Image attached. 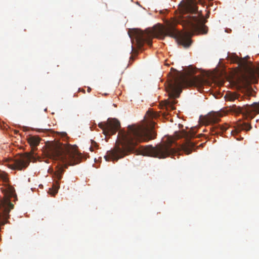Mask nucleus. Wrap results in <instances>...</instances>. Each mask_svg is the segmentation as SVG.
<instances>
[{"mask_svg": "<svg viewBox=\"0 0 259 259\" xmlns=\"http://www.w3.org/2000/svg\"><path fill=\"white\" fill-rule=\"evenodd\" d=\"M195 147V143L187 138L185 143L182 146V149L186 154L188 155L192 152L193 150H194Z\"/></svg>", "mask_w": 259, "mask_h": 259, "instance_id": "9d476101", "label": "nucleus"}, {"mask_svg": "<svg viewBox=\"0 0 259 259\" xmlns=\"http://www.w3.org/2000/svg\"><path fill=\"white\" fill-rule=\"evenodd\" d=\"M221 116L219 113L210 112L204 116L201 117L200 119L202 123L207 125L219 122Z\"/></svg>", "mask_w": 259, "mask_h": 259, "instance_id": "1a4fd4ad", "label": "nucleus"}, {"mask_svg": "<svg viewBox=\"0 0 259 259\" xmlns=\"http://www.w3.org/2000/svg\"><path fill=\"white\" fill-rule=\"evenodd\" d=\"M180 14L178 18L171 21H167L164 26L159 25L154 31L144 32L141 30L134 29L129 33L133 44L137 48L142 49L145 43L151 46L153 37L161 39L165 36L175 38L179 45L188 48L192 43L191 36L195 33H206L207 27L201 12L199 17L185 16L188 13L196 14L198 8L195 0H183L179 5Z\"/></svg>", "mask_w": 259, "mask_h": 259, "instance_id": "f257e3e1", "label": "nucleus"}, {"mask_svg": "<svg viewBox=\"0 0 259 259\" xmlns=\"http://www.w3.org/2000/svg\"><path fill=\"white\" fill-rule=\"evenodd\" d=\"M235 61L238 64L239 66L242 67H246L247 66V62L245 58H239L236 57Z\"/></svg>", "mask_w": 259, "mask_h": 259, "instance_id": "2eb2a0df", "label": "nucleus"}, {"mask_svg": "<svg viewBox=\"0 0 259 259\" xmlns=\"http://www.w3.org/2000/svg\"><path fill=\"white\" fill-rule=\"evenodd\" d=\"M98 126L105 136H111L114 135L120 128V124L118 120L109 118L106 122L99 123Z\"/></svg>", "mask_w": 259, "mask_h": 259, "instance_id": "0eeeda50", "label": "nucleus"}, {"mask_svg": "<svg viewBox=\"0 0 259 259\" xmlns=\"http://www.w3.org/2000/svg\"><path fill=\"white\" fill-rule=\"evenodd\" d=\"M0 179H5V174L3 173H0Z\"/></svg>", "mask_w": 259, "mask_h": 259, "instance_id": "a211bd4d", "label": "nucleus"}, {"mask_svg": "<svg viewBox=\"0 0 259 259\" xmlns=\"http://www.w3.org/2000/svg\"><path fill=\"white\" fill-rule=\"evenodd\" d=\"M225 98L226 100L233 101L236 99H237L238 100H240L239 99L241 98L242 99V97H240V95L236 94V93H232V92H228L226 94Z\"/></svg>", "mask_w": 259, "mask_h": 259, "instance_id": "ddd939ff", "label": "nucleus"}, {"mask_svg": "<svg viewBox=\"0 0 259 259\" xmlns=\"http://www.w3.org/2000/svg\"><path fill=\"white\" fill-rule=\"evenodd\" d=\"M90 149H91V151H93V149L92 147H90Z\"/></svg>", "mask_w": 259, "mask_h": 259, "instance_id": "5701e85b", "label": "nucleus"}, {"mask_svg": "<svg viewBox=\"0 0 259 259\" xmlns=\"http://www.w3.org/2000/svg\"><path fill=\"white\" fill-rule=\"evenodd\" d=\"M251 128V126L250 124L246 122H242L238 123L235 128L234 130L231 131V133L233 136H236L241 131L245 130L248 131Z\"/></svg>", "mask_w": 259, "mask_h": 259, "instance_id": "9b49d317", "label": "nucleus"}, {"mask_svg": "<svg viewBox=\"0 0 259 259\" xmlns=\"http://www.w3.org/2000/svg\"><path fill=\"white\" fill-rule=\"evenodd\" d=\"M47 154L50 158L64 163L63 165H57V169L54 172L53 177L56 181L49 192L50 194L54 196L60 188L59 181L62 178L64 168H67L68 165H74L79 163L81 155L78 152L76 146L60 143L52 144L47 149Z\"/></svg>", "mask_w": 259, "mask_h": 259, "instance_id": "7ed1b4c3", "label": "nucleus"}, {"mask_svg": "<svg viewBox=\"0 0 259 259\" xmlns=\"http://www.w3.org/2000/svg\"><path fill=\"white\" fill-rule=\"evenodd\" d=\"M214 129L213 130V131L212 132H214V133H212L213 134H219V133L221 132H224L226 131L228 128V126L227 124L225 125H216L214 127Z\"/></svg>", "mask_w": 259, "mask_h": 259, "instance_id": "4468645a", "label": "nucleus"}, {"mask_svg": "<svg viewBox=\"0 0 259 259\" xmlns=\"http://www.w3.org/2000/svg\"><path fill=\"white\" fill-rule=\"evenodd\" d=\"M245 96L247 97H249L251 96H253V91L249 90L247 91V94Z\"/></svg>", "mask_w": 259, "mask_h": 259, "instance_id": "f3484780", "label": "nucleus"}, {"mask_svg": "<svg viewBox=\"0 0 259 259\" xmlns=\"http://www.w3.org/2000/svg\"><path fill=\"white\" fill-rule=\"evenodd\" d=\"M234 111L236 113L246 114V118L248 117L250 119L253 118L254 115H252V112L259 113V103H253L251 105H247L245 109L242 107H235Z\"/></svg>", "mask_w": 259, "mask_h": 259, "instance_id": "6e6552de", "label": "nucleus"}, {"mask_svg": "<svg viewBox=\"0 0 259 259\" xmlns=\"http://www.w3.org/2000/svg\"><path fill=\"white\" fill-rule=\"evenodd\" d=\"M196 76L190 78L185 77L180 72L176 70L174 73H170L166 83H165V89L168 93L169 97L173 99L171 102H168L166 105L168 109L174 110V105L176 103L174 99L178 98L182 92V88L184 85H193L197 81Z\"/></svg>", "mask_w": 259, "mask_h": 259, "instance_id": "20e7f679", "label": "nucleus"}, {"mask_svg": "<svg viewBox=\"0 0 259 259\" xmlns=\"http://www.w3.org/2000/svg\"><path fill=\"white\" fill-rule=\"evenodd\" d=\"M87 91H88V92L90 93L91 91V88L88 87Z\"/></svg>", "mask_w": 259, "mask_h": 259, "instance_id": "aec40b11", "label": "nucleus"}, {"mask_svg": "<svg viewBox=\"0 0 259 259\" xmlns=\"http://www.w3.org/2000/svg\"><path fill=\"white\" fill-rule=\"evenodd\" d=\"M237 140H240L241 139H243V138H241L240 139H239L238 138H236Z\"/></svg>", "mask_w": 259, "mask_h": 259, "instance_id": "4be33fe9", "label": "nucleus"}, {"mask_svg": "<svg viewBox=\"0 0 259 259\" xmlns=\"http://www.w3.org/2000/svg\"><path fill=\"white\" fill-rule=\"evenodd\" d=\"M147 113L150 114V116L151 118H156L158 116L157 113L151 112H150L149 111H147Z\"/></svg>", "mask_w": 259, "mask_h": 259, "instance_id": "dca6fc26", "label": "nucleus"}, {"mask_svg": "<svg viewBox=\"0 0 259 259\" xmlns=\"http://www.w3.org/2000/svg\"><path fill=\"white\" fill-rule=\"evenodd\" d=\"M40 139L36 136H30L27 138V141L32 148V150H34L36 147L38 145Z\"/></svg>", "mask_w": 259, "mask_h": 259, "instance_id": "f8f14e48", "label": "nucleus"}, {"mask_svg": "<svg viewBox=\"0 0 259 259\" xmlns=\"http://www.w3.org/2000/svg\"><path fill=\"white\" fill-rule=\"evenodd\" d=\"M33 158L32 153H26L23 155L11 160L8 162V166L12 169L22 170L28 166L30 160Z\"/></svg>", "mask_w": 259, "mask_h": 259, "instance_id": "423d86ee", "label": "nucleus"}, {"mask_svg": "<svg viewBox=\"0 0 259 259\" xmlns=\"http://www.w3.org/2000/svg\"><path fill=\"white\" fill-rule=\"evenodd\" d=\"M79 91H81V92H83V93H85V91H84V89H82V90H81V89H79Z\"/></svg>", "mask_w": 259, "mask_h": 259, "instance_id": "412c9836", "label": "nucleus"}, {"mask_svg": "<svg viewBox=\"0 0 259 259\" xmlns=\"http://www.w3.org/2000/svg\"><path fill=\"white\" fill-rule=\"evenodd\" d=\"M156 134L148 125H128L127 131H119L116 144L104 156L106 161H117L127 152L132 151L139 143L147 142L156 138Z\"/></svg>", "mask_w": 259, "mask_h": 259, "instance_id": "f03ea898", "label": "nucleus"}, {"mask_svg": "<svg viewBox=\"0 0 259 259\" xmlns=\"http://www.w3.org/2000/svg\"><path fill=\"white\" fill-rule=\"evenodd\" d=\"M92 144L93 146H97V144L95 142H93Z\"/></svg>", "mask_w": 259, "mask_h": 259, "instance_id": "6ab92c4d", "label": "nucleus"}, {"mask_svg": "<svg viewBox=\"0 0 259 259\" xmlns=\"http://www.w3.org/2000/svg\"><path fill=\"white\" fill-rule=\"evenodd\" d=\"M172 140L168 143H162L155 146L151 145L142 146L140 148L141 154L144 156L153 157L158 158H165L176 153V150L171 148Z\"/></svg>", "mask_w": 259, "mask_h": 259, "instance_id": "39448f33", "label": "nucleus"}]
</instances>
